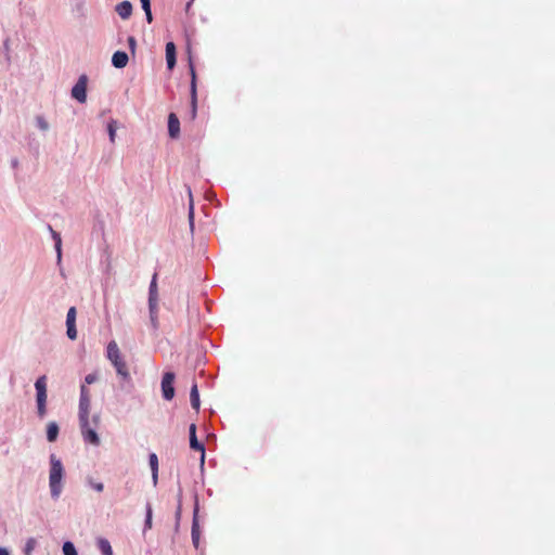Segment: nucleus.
<instances>
[{
    "label": "nucleus",
    "instance_id": "32",
    "mask_svg": "<svg viewBox=\"0 0 555 555\" xmlns=\"http://www.w3.org/2000/svg\"><path fill=\"white\" fill-rule=\"evenodd\" d=\"M140 2L144 11L151 10V0H140Z\"/></svg>",
    "mask_w": 555,
    "mask_h": 555
},
{
    "label": "nucleus",
    "instance_id": "1",
    "mask_svg": "<svg viewBox=\"0 0 555 555\" xmlns=\"http://www.w3.org/2000/svg\"><path fill=\"white\" fill-rule=\"evenodd\" d=\"M91 406V393L86 385L80 387V399H79V424L83 440L93 446L100 444V438L95 431L99 426L100 416L94 415L92 418L93 427L90 425L89 415Z\"/></svg>",
    "mask_w": 555,
    "mask_h": 555
},
{
    "label": "nucleus",
    "instance_id": "30",
    "mask_svg": "<svg viewBox=\"0 0 555 555\" xmlns=\"http://www.w3.org/2000/svg\"><path fill=\"white\" fill-rule=\"evenodd\" d=\"M89 485L98 492H102L104 489V485L102 482H95L93 480H89Z\"/></svg>",
    "mask_w": 555,
    "mask_h": 555
},
{
    "label": "nucleus",
    "instance_id": "17",
    "mask_svg": "<svg viewBox=\"0 0 555 555\" xmlns=\"http://www.w3.org/2000/svg\"><path fill=\"white\" fill-rule=\"evenodd\" d=\"M57 435H59V426L56 423L52 422L48 425V428H47V439L50 441V442H53L56 440L57 438Z\"/></svg>",
    "mask_w": 555,
    "mask_h": 555
},
{
    "label": "nucleus",
    "instance_id": "21",
    "mask_svg": "<svg viewBox=\"0 0 555 555\" xmlns=\"http://www.w3.org/2000/svg\"><path fill=\"white\" fill-rule=\"evenodd\" d=\"M150 309V318H151V324L154 330L158 328V318H157V305L149 306Z\"/></svg>",
    "mask_w": 555,
    "mask_h": 555
},
{
    "label": "nucleus",
    "instance_id": "25",
    "mask_svg": "<svg viewBox=\"0 0 555 555\" xmlns=\"http://www.w3.org/2000/svg\"><path fill=\"white\" fill-rule=\"evenodd\" d=\"M76 308L70 307L66 315V325L76 324Z\"/></svg>",
    "mask_w": 555,
    "mask_h": 555
},
{
    "label": "nucleus",
    "instance_id": "5",
    "mask_svg": "<svg viewBox=\"0 0 555 555\" xmlns=\"http://www.w3.org/2000/svg\"><path fill=\"white\" fill-rule=\"evenodd\" d=\"M175 374L172 372H166L162 379V392L166 400H171L175 397Z\"/></svg>",
    "mask_w": 555,
    "mask_h": 555
},
{
    "label": "nucleus",
    "instance_id": "18",
    "mask_svg": "<svg viewBox=\"0 0 555 555\" xmlns=\"http://www.w3.org/2000/svg\"><path fill=\"white\" fill-rule=\"evenodd\" d=\"M51 233H52V236L55 241V249H56V253H57V260L60 261L61 260V257H62V240H61V235L53 231V229L51 227H49Z\"/></svg>",
    "mask_w": 555,
    "mask_h": 555
},
{
    "label": "nucleus",
    "instance_id": "24",
    "mask_svg": "<svg viewBox=\"0 0 555 555\" xmlns=\"http://www.w3.org/2000/svg\"><path fill=\"white\" fill-rule=\"evenodd\" d=\"M63 553L64 555H78L75 545L69 541L63 544Z\"/></svg>",
    "mask_w": 555,
    "mask_h": 555
},
{
    "label": "nucleus",
    "instance_id": "16",
    "mask_svg": "<svg viewBox=\"0 0 555 555\" xmlns=\"http://www.w3.org/2000/svg\"><path fill=\"white\" fill-rule=\"evenodd\" d=\"M150 466L152 469L153 481L156 485L158 478V457L155 453H151L149 456Z\"/></svg>",
    "mask_w": 555,
    "mask_h": 555
},
{
    "label": "nucleus",
    "instance_id": "36",
    "mask_svg": "<svg viewBox=\"0 0 555 555\" xmlns=\"http://www.w3.org/2000/svg\"><path fill=\"white\" fill-rule=\"evenodd\" d=\"M0 555H10L7 548L0 547Z\"/></svg>",
    "mask_w": 555,
    "mask_h": 555
},
{
    "label": "nucleus",
    "instance_id": "15",
    "mask_svg": "<svg viewBox=\"0 0 555 555\" xmlns=\"http://www.w3.org/2000/svg\"><path fill=\"white\" fill-rule=\"evenodd\" d=\"M190 400H191L192 408L197 411L199 409L201 401H199L198 388L195 383L191 387Z\"/></svg>",
    "mask_w": 555,
    "mask_h": 555
},
{
    "label": "nucleus",
    "instance_id": "10",
    "mask_svg": "<svg viewBox=\"0 0 555 555\" xmlns=\"http://www.w3.org/2000/svg\"><path fill=\"white\" fill-rule=\"evenodd\" d=\"M115 10L122 20H127L132 14V4L129 1H122L116 5Z\"/></svg>",
    "mask_w": 555,
    "mask_h": 555
},
{
    "label": "nucleus",
    "instance_id": "14",
    "mask_svg": "<svg viewBox=\"0 0 555 555\" xmlns=\"http://www.w3.org/2000/svg\"><path fill=\"white\" fill-rule=\"evenodd\" d=\"M47 391H37L38 414L43 417L46 414Z\"/></svg>",
    "mask_w": 555,
    "mask_h": 555
},
{
    "label": "nucleus",
    "instance_id": "23",
    "mask_svg": "<svg viewBox=\"0 0 555 555\" xmlns=\"http://www.w3.org/2000/svg\"><path fill=\"white\" fill-rule=\"evenodd\" d=\"M36 540L34 538H29L25 544V547H24V555H31L33 554V551L35 550L36 547Z\"/></svg>",
    "mask_w": 555,
    "mask_h": 555
},
{
    "label": "nucleus",
    "instance_id": "2",
    "mask_svg": "<svg viewBox=\"0 0 555 555\" xmlns=\"http://www.w3.org/2000/svg\"><path fill=\"white\" fill-rule=\"evenodd\" d=\"M50 476H49V485L51 490V495L53 498H57L62 491V478H63V465L62 462L56 459L54 454L50 456Z\"/></svg>",
    "mask_w": 555,
    "mask_h": 555
},
{
    "label": "nucleus",
    "instance_id": "3",
    "mask_svg": "<svg viewBox=\"0 0 555 555\" xmlns=\"http://www.w3.org/2000/svg\"><path fill=\"white\" fill-rule=\"evenodd\" d=\"M87 83L88 77L86 75H81L72 89V96L79 103H85L87 101Z\"/></svg>",
    "mask_w": 555,
    "mask_h": 555
},
{
    "label": "nucleus",
    "instance_id": "34",
    "mask_svg": "<svg viewBox=\"0 0 555 555\" xmlns=\"http://www.w3.org/2000/svg\"><path fill=\"white\" fill-rule=\"evenodd\" d=\"M128 43H129L130 49L134 50V47H135V39H134V37H132V36L129 37L128 38Z\"/></svg>",
    "mask_w": 555,
    "mask_h": 555
},
{
    "label": "nucleus",
    "instance_id": "13",
    "mask_svg": "<svg viewBox=\"0 0 555 555\" xmlns=\"http://www.w3.org/2000/svg\"><path fill=\"white\" fill-rule=\"evenodd\" d=\"M121 357L117 343L112 340L107 345V358L111 362L117 361Z\"/></svg>",
    "mask_w": 555,
    "mask_h": 555
},
{
    "label": "nucleus",
    "instance_id": "33",
    "mask_svg": "<svg viewBox=\"0 0 555 555\" xmlns=\"http://www.w3.org/2000/svg\"><path fill=\"white\" fill-rule=\"evenodd\" d=\"M193 217H194V207H193V202L191 199L190 207H189V218H190L191 223L193 222Z\"/></svg>",
    "mask_w": 555,
    "mask_h": 555
},
{
    "label": "nucleus",
    "instance_id": "6",
    "mask_svg": "<svg viewBox=\"0 0 555 555\" xmlns=\"http://www.w3.org/2000/svg\"><path fill=\"white\" fill-rule=\"evenodd\" d=\"M190 447L193 450L201 451V453H202L201 461H202V463H204L205 448H204V444L201 443L196 438V425L195 424H191V426H190Z\"/></svg>",
    "mask_w": 555,
    "mask_h": 555
},
{
    "label": "nucleus",
    "instance_id": "27",
    "mask_svg": "<svg viewBox=\"0 0 555 555\" xmlns=\"http://www.w3.org/2000/svg\"><path fill=\"white\" fill-rule=\"evenodd\" d=\"M152 516H153L152 506L149 504L146 507V517H145V524H144L145 530H149L152 528Z\"/></svg>",
    "mask_w": 555,
    "mask_h": 555
},
{
    "label": "nucleus",
    "instance_id": "12",
    "mask_svg": "<svg viewBox=\"0 0 555 555\" xmlns=\"http://www.w3.org/2000/svg\"><path fill=\"white\" fill-rule=\"evenodd\" d=\"M166 61L169 69H172L176 65V46L173 42H167L166 44Z\"/></svg>",
    "mask_w": 555,
    "mask_h": 555
},
{
    "label": "nucleus",
    "instance_id": "22",
    "mask_svg": "<svg viewBox=\"0 0 555 555\" xmlns=\"http://www.w3.org/2000/svg\"><path fill=\"white\" fill-rule=\"evenodd\" d=\"M35 388L36 391H47V377L44 375L37 378Z\"/></svg>",
    "mask_w": 555,
    "mask_h": 555
},
{
    "label": "nucleus",
    "instance_id": "29",
    "mask_svg": "<svg viewBox=\"0 0 555 555\" xmlns=\"http://www.w3.org/2000/svg\"><path fill=\"white\" fill-rule=\"evenodd\" d=\"M37 125L41 130H48L49 125L42 116L37 117Z\"/></svg>",
    "mask_w": 555,
    "mask_h": 555
},
{
    "label": "nucleus",
    "instance_id": "35",
    "mask_svg": "<svg viewBox=\"0 0 555 555\" xmlns=\"http://www.w3.org/2000/svg\"><path fill=\"white\" fill-rule=\"evenodd\" d=\"M144 12H145V15H146V21H147V23H152V21H153V16H152V12H151V10H149V11H144Z\"/></svg>",
    "mask_w": 555,
    "mask_h": 555
},
{
    "label": "nucleus",
    "instance_id": "26",
    "mask_svg": "<svg viewBox=\"0 0 555 555\" xmlns=\"http://www.w3.org/2000/svg\"><path fill=\"white\" fill-rule=\"evenodd\" d=\"M116 129H117L116 121L111 120L108 122L107 130H108L109 140L112 143L115 142Z\"/></svg>",
    "mask_w": 555,
    "mask_h": 555
},
{
    "label": "nucleus",
    "instance_id": "9",
    "mask_svg": "<svg viewBox=\"0 0 555 555\" xmlns=\"http://www.w3.org/2000/svg\"><path fill=\"white\" fill-rule=\"evenodd\" d=\"M129 61L128 54L124 51H116L112 57V64L116 68H124L127 66Z\"/></svg>",
    "mask_w": 555,
    "mask_h": 555
},
{
    "label": "nucleus",
    "instance_id": "20",
    "mask_svg": "<svg viewBox=\"0 0 555 555\" xmlns=\"http://www.w3.org/2000/svg\"><path fill=\"white\" fill-rule=\"evenodd\" d=\"M192 542L195 548H197L199 545V527L195 519L192 525Z\"/></svg>",
    "mask_w": 555,
    "mask_h": 555
},
{
    "label": "nucleus",
    "instance_id": "4",
    "mask_svg": "<svg viewBox=\"0 0 555 555\" xmlns=\"http://www.w3.org/2000/svg\"><path fill=\"white\" fill-rule=\"evenodd\" d=\"M190 73H191V119L196 118L197 112V91H196V73L194 65L190 61Z\"/></svg>",
    "mask_w": 555,
    "mask_h": 555
},
{
    "label": "nucleus",
    "instance_id": "7",
    "mask_svg": "<svg viewBox=\"0 0 555 555\" xmlns=\"http://www.w3.org/2000/svg\"><path fill=\"white\" fill-rule=\"evenodd\" d=\"M168 132L173 139H177L180 134V121L175 113H170L168 116Z\"/></svg>",
    "mask_w": 555,
    "mask_h": 555
},
{
    "label": "nucleus",
    "instance_id": "19",
    "mask_svg": "<svg viewBox=\"0 0 555 555\" xmlns=\"http://www.w3.org/2000/svg\"><path fill=\"white\" fill-rule=\"evenodd\" d=\"M98 545L103 555H113L111 543L106 539H100Z\"/></svg>",
    "mask_w": 555,
    "mask_h": 555
},
{
    "label": "nucleus",
    "instance_id": "28",
    "mask_svg": "<svg viewBox=\"0 0 555 555\" xmlns=\"http://www.w3.org/2000/svg\"><path fill=\"white\" fill-rule=\"evenodd\" d=\"M67 326V336L69 339L74 340L77 338V330L76 324L66 325Z\"/></svg>",
    "mask_w": 555,
    "mask_h": 555
},
{
    "label": "nucleus",
    "instance_id": "11",
    "mask_svg": "<svg viewBox=\"0 0 555 555\" xmlns=\"http://www.w3.org/2000/svg\"><path fill=\"white\" fill-rule=\"evenodd\" d=\"M112 364L116 369V372H117V374L119 376H121L124 379H129L130 378V374H129V371H128L127 363L122 359V357L117 359V361L112 362Z\"/></svg>",
    "mask_w": 555,
    "mask_h": 555
},
{
    "label": "nucleus",
    "instance_id": "31",
    "mask_svg": "<svg viewBox=\"0 0 555 555\" xmlns=\"http://www.w3.org/2000/svg\"><path fill=\"white\" fill-rule=\"evenodd\" d=\"M96 379H98V375L95 373H91L85 377V383L90 385V384H93L94 382H96Z\"/></svg>",
    "mask_w": 555,
    "mask_h": 555
},
{
    "label": "nucleus",
    "instance_id": "8",
    "mask_svg": "<svg viewBox=\"0 0 555 555\" xmlns=\"http://www.w3.org/2000/svg\"><path fill=\"white\" fill-rule=\"evenodd\" d=\"M158 304L157 273H154L149 289V306Z\"/></svg>",
    "mask_w": 555,
    "mask_h": 555
}]
</instances>
